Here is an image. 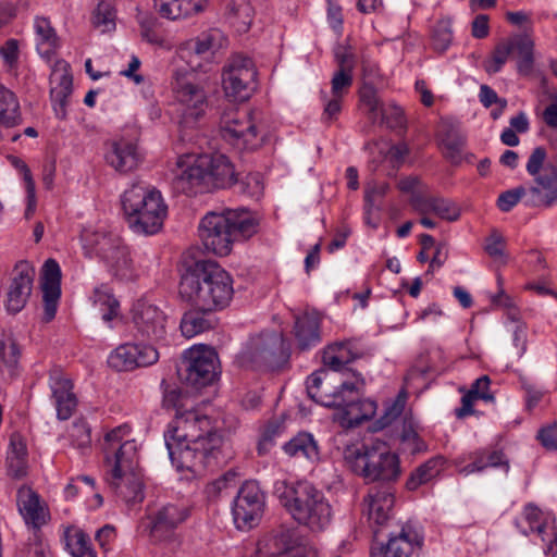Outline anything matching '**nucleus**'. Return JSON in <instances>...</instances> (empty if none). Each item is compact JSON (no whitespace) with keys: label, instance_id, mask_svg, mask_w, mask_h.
I'll return each mask as SVG.
<instances>
[{"label":"nucleus","instance_id":"obj_53","mask_svg":"<svg viewBox=\"0 0 557 557\" xmlns=\"http://www.w3.org/2000/svg\"><path fill=\"white\" fill-rule=\"evenodd\" d=\"M407 399L408 393L405 388H403L399 391L393 401L386 404L384 414L379 421L382 428L389 425L404 412Z\"/></svg>","mask_w":557,"mask_h":557},{"label":"nucleus","instance_id":"obj_63","mask_svg":"<svg viewBox=\"0 0 557 557\" xmlns=\"http://www.w3.org/2000/svg\"><path fill=\"white\" fill-rule=\"evenodd\" d=\"M435 200L436 196L429 195L425 187L422 191L410 196L409 203L416 212L425 215L433 212Z\"/></svg>","mask_w":557,"mask_h":557},{"label":"nucleus","instance_id":"obj_37","mask_svg":"<svg viewBox=\"0 0 557 557\" xmlns=\"http://www.w3.org/2000/svg\"><path fill=\"white\" fill-rule=\"evenodd\" d=\"M36 45L38 52L50 58L59 48V37L49 18L37 16L34 21Z\"/></svg>","mask_w":557,"mask_h":557},{"label":"nucleus","instance_id":"obj_48","mask_svg":"<svg viewBox=\"0 0 557 557\" xmlns=\"http://www.w3.org/2000/svg\"><path fill=\"white\" fill-rule=\"evenodd\" d=\"M92 25L101 33H109L115 29V11L111 3L101 1L92 13Z\"/></svg>","mask_w":557,"mask_h":557},{"label":"nucleus","instance_id":"obj_38","mask_svg":"<svg viewBox=\"0 0 557 557\" xmlns=\"http://www.w3.org/2000/svg\"><path fill=\"white\" fill-rule=\"evenodd\" d=\"M214 311H202L200 309L191 308L184 313L181 320V331L183 336L191 338L200 333L209 331L213 327L214 322L210 314Z\"/></svg>","mask_w":557,"mask_h":557},{"label":"nucleus","instance_id":"obj_6","mask_svg":"<svg viewBox=\"0 0 557 557\" xmlns=\"http://www.w3.org/2000/svg\"><path fill=\"white\" fill-rule=\"evenodd\" d=\"M235 182L234 164L221 153H203L195 157L176 178L177 187L187 195L228 188Z\"/></svg>","mask_w":557,"mask_h":557},{"label":"nucleus","instance_id":"obj_54","mask_svg":"<svg viewBox=\"0 0 557 557\" xmlns=\"http://www.w3.org/2000/svg\"><path fill=\"white\" fill-rule=\"evenodd\" d=\"M359 102L369 120L374 122L379 115L382 114V104L377 98L376 91L372 87H363L360 90Z\"/></svg>","mask_w":557,"mask_h":557},{"label":"nucleus","instance_id":"obj_23","mask_svg":"<svg viewBox=\"0 0 557 557\" xmlns=\"http://www.w3.org/2000/svg\"><path fill=\"white\" fill-rule=\"evenodd\" d=\"M17 507L25 524L35 533H39L40 529L50 521L48 505L32 488L17 491Z\"/></svg>","mask_w":557,"mask_h":557},{"label":"nucleus","instance_id":"obj_8","mask_svg":"<svg viewBox=\"0 0 557 557\" xmlns=\"http://www.w3.org/2000/svg\"><path fill=\"white\" fill-rule=\"evenodd\" d=\"M281 502L293 519L312 532H322L331 523L333 511L324 493L308 481L286 486Z\"/></svg>","mask_w":557,"mask_h":557},{"label":"nucleus","instance_id":"obj_41","mask_svg":"<svg viewBox=\"0 0 557 557\" xmlns=\"http://www.w3.org/2000/svg\"><path fill=\"white\" fill-rule=\"evenodd\" d=\"M72 94V77L69 74H63L59 83L51 87L50 98L52 101L53 110L57 117L64 119L66 115V107L69 98Z\"/></svg>","mask_w":557,"mask_h":557},{"label":"nucleus","instance_id":"obj_50","mask_svg":"<svg viewBox=\"0 0 557 557\" xmlns=\"http://www.w3.org/2000/svg\"><path fill=\"white\" fill-rule=\"evenodd\" d=\"M252 7L245 1L232 7L230 11V20L237 32L245 33L249 29L252 22Z\"/></svg>","mask_w":557,"mask_h":557},{"label":"nucleus","instance_id":"obj_46","mask_svg":"<svg viewBox=\"0 0 557 557\" xmlns=\"http://www.w3.org/2000/svg\"><path fill=\"white\" fill-rule=\"evenodd\" d=\"M509 42L513 44V50L518 54V70L529 73L533 64V40L529 36H518Z\"/></svg>","mask_w":557,"mask_h":557},{"label":"nucleus","instance_id":"obj_49","mask_svg":"<svg viewBox=\"0 0 557 557\" xmlns=\"http://www.w3.org/2000/svg\"><path fill=\"white\" fill-rule=\"evenodd\" d=\"M114 271V274L121 280H134L137 276V272L133 265V261L129 257V251L126 246L123 245V251H119L112 260L107 262Z\"/></svg>","mask_w":557,"mask_h":557},{"label":"nucleus","instance_id":"obj_14","mask_svg":"<svg viewBox=\"0 0 557 557\" xmlns=\"http://www.w3.org/2000/svg\"><path fill=\"white\" fill-rule=\"evenodd\" d=\"M189 516L190 508L182 502L166 503L157 507L147 516L151 541L154 543L173 541L176 530Z\"/></svg>","mask_w":557,"mask_h":557},{"label":"nucleus","instance_id":"obj_62","mask_svg":"<svg viewBox=\"0 0 557 557\" xmlns=\"http://www.w3.org/2000/svg\"><path fill=\"white\" fill-rule=\"evenodd\" d=\"M446 221H457L460 218V208L450 199L436 196L433 212Z\"/></svg>","mask_w":557,"mask_h":557},{"label":"nucleus","instance_id":"obj_22","mask_svg":"<svg viewBox=\"0 0 557 557\" xmlns=\"http://www.w3.org/2000/svg\"><path fill=\"white\" fill-rule=\"evenodd\" d=\"M49 387L52 393L58 418L60 420H67L72 417L77 406L72 380L60 368H53L49 371Z\"/></svg>","mask_w":557,"mask_h":557},{"label":"nucleus","instance_id":"obj_51","mask_svg":"<svg viewBox=\"0 0 557 557\" xmlns=\"http://www.w3.org/2000/svg\"><path fill=\"white\" fill-rule=\"evenodd\" d=\"M235 184L238 185L239 193L251 198H260L263 194V177L259 172L247 173L240 180L236 176Z\"/></svg>","mask_w":557,"mask_h":557},{"label":"nucleus","instance_id":"obj_24","mask_svg":"<svg viewBox=\"0 0 557 557\" xmlns=\"http://www.w3.org/2000/svg\"><path fill=\"white\" fill-rule=\"evenodd\" d=\"M437 140L443 156L453 164L462 161L466 135L458 121L441 119L437 125Z\"/></svg>","mask_w":557,"mask_h":557},{"label":"nucleus","instance_id":"obj_56","mask_svg":"<svg viewBox=\"0 0 557 557\" xmlns=\"http://www.w3.org/2000/svg\"><path fill=\"white\" fill-rule=\"evenodd\" d=\"M320 95L321 100L323 102V112L321 115V120L323 123L330 124L333 121L337 120L342 111L344 98L336 97L326 91H321Z\"/></svg>","mask_w":557,"mask_h":557},{"label":"nucleus","instance_id":"obj_29","mask_svg":"<svg viewBox=\"0 0 557 557\" xmlns=\"http://www.w3.org/2000/svg\"><path fill=\"white\" fill-rule=\"evenodd\" d=\"M364 354V347L359 341L338 342L327 347L323 355V363L333 371H339L345 364L363 357Z\"/></svg>","mask_w":557,"mask_h":557},{"label":"nucleus","instance_id":"obj_60","mask_svg":"<svg viewBox=\"0 0 557 557\" xmlns=\"http://www.w3.org/2000/svg\"><path fill=\"white\" fill-rule=\"evenodd\" d=\"M60 281L61 269L59 263L54 259H48L42 268L41 289L49 290L53 288L54 290H61Z\"/></svg>","mask_w":557,"mask_h":557},{"label":"nucleus","instance_id":"obj_28","mask_svg":"<svg viewBox=\"0 0 557 557\" xmlns=\"http://www.w3.org/2000/svg\"><path fill=\"white\" fill-rule=\"evenodd\" d=\"M84 249L89 255H96L106 262L123 251V242L117 235L100 232L85 231L82 235Z\"/></svg>","mask_w":557,"mask_h":557},{"label":"nucleus","instance_id":"obj_3","mask_svg":"<svg viewBox=\"0 0 557 557\" xmlns=\"http://www.w3.org/2000/svg\"><path fill=\"white\" fill-rule=\"evenodd\" d=\"M234 294L233 278L218 262L200 260L182 276L180 295L189 307L202 311H221Z\"/></svg>","mask_w":557,"mask_h":557},{"label":"nucleus","instance_id":"obj_16","mask_svg":"<svg viewBox=\"0 0 557 557\" xmlns=\"http://www.w3.org/2000/svg\"><path fill=\"white\" fill-rule=\"evenodd\" d=\"M333 381L327 370L314 371L306 381L308 396L324 407L335 408L345 404L346 394L351 395L358 388L356 383L342 382L339 386H335Z\"/></svg>","mask_w":557,"mask_h":557},{"label":"nucleus","instance_id":"obj_35","mask_svg":"<svg viewBox=\"0 0 557 557\" xmlns=\"http://www.w3.org/2000/svg\"><path fill=\"white\" fill-rule=\"evenodd\" d=\"M320 317L312 312H306L295 322V336L300 349H309L321 342Z\"/></svg>","mask_w":557,"mask_h":557},{"label":"nucleus","instance_id":"obj_52","mask_svg":"<svg viewBox=\"0 0 557 557\" xmlns=\"http://www.w3.org/2000/svg\"><path fill=\"white\" fill-rule=\"evenodd\" d=\"M490 265H505L508 261V255L505 251V237L496 230L490 231Z\"/></svg>","mask_w":557,"mask_h":557},{"label":"nucleus","instance_id":"obj_21","mask_svg":"<svg viewBox=\"0 0 557 557\" xmlns=\"http://www.w3.org/2000/svg\"><path fill=\"white\" fill-rule=\"evenodd\" d=\"M35 275V268L29 262L16 263L7 292L5 308L8 312L15 314L24 309L32 294Z\"/></svg>","mask_w":557,"mask_h":557},{"label":"nucleus","instance_id":"obj_34","mask_svg":"<svg viewBox=\"0 0 557 557\" xmlns=\"http://www.w3.org/2000/svg\"><path fill=\"white\" fill-rule=\"evenodd\" d=\"M282 448L289 458L305 459L311 463L320 459L318 443L313 435L308 432L297 433Z\"/></svg>","mask_w":557,"mask_h":557},{"label":"nucleus","instance_id":"obj_20","mask_svg":"<svg viewBox=\"0 0 557 557\" xmlns=\"http://www.w3.org/2000/svg\"><path fill=\"white\" fill-rule=\"evenodd\" d=\"M159 351L150 344L125 343L117 346L108 357V364L116 371H132L154 364Z\"/></svg>","mask_w":557,"mask_h":557},{"label":"nucleus","instance_id":"obj_19","mask_svg":"<svg viewBox=\"0 0 557 557\" xmlns=\"http://www.w3.org/2000/svg\"><path fill=\"white\" fill-rule=\"evenodd\" d=\"M379 530H374L375 544L371 548L372 557H412L423 545L422 534L410 523L401 525L396 533H391L386 543H379Z\"/></svg>","mask_w":557,"mask_h":557},{"label":"nucleus","instance_id":"obj_43","mask_svg":"<svg viewBox=\"0 0 557 557\" xmlns=\"http://www.w3.org/2000/svg\"><path fill=\"white\" fill-rule=\"evenodd\" d=\"M499 290L490 299V309H499L504 311L507 320L518 322L520 319V310L512 297H510L503 288V278L500 274L496 275Z\"/></svg>","mask_w":557,"mask_h":557},{"label":"nucleus","instance_id":"obj_36","mask_svg":"<svg viewBox=\"0 0 557 557\" xmlns=\"http://www.w3.org/2000/svg\"><path fill=\"white\" fill-rule=\"evenodd\" d=\"M462 393L461 406L455 409L457 419L462 420L468 416L475 414V404L479 400H487V374L478 377L469 389L459 388Z\"/></svg>","mask_w":557,"mask_h":557},{"label":"nucleus","instance_id":"obj_47","mask_svg":"<svg viewBox=\"0 0 557 557\" xmlns=\"http://www.w3.org/2000/svg\"><path fill=\"white\" fill-rule=\"evenodd\" d=\"M69 438L71 444L82 450L83 453L86 449L90 448L91 445V429L87 421L83 418L76 419L73 421L69 431Z\"/></svg>","mask_w":557,"mask_h":557},{"label":"nucleus","instance_id":"obj_31","mask_svg":"<svg viewBox=\"0 0 557 557\" xmlns=\"http://www.w3.org/2000/svg\"><path fill=\"white\" fill-rule=\"evenodd\" d=\"M7 474L21 480L28 474V450L24 437L18 433L10 436L5 457Z\"/></svg>","mask_w":557,"mask_h":557},{"label":"nucleus","instance_id":"obj_26","mask_svg":"<svg viewBox=\"0 0 557 557\" xmlns=\"http://www.w3.org/2000/svg\"><path fill=\"white\" fill-rule=\"evenodd\" d=\"M358 385L356 393L346 394V401L335 408L343 410V420L348 426H357L364 421L371 420L376 412V403L371 399H359V395L366 385L364 379L361 374L356 375L355 381Z\"/></svg>","mask_w":557,"mask_h":557},{"label":"nucleus","instance_id":"obj_2","mask_svg":"<svg viewBox=\"0 0 557 557\" xmlns=\"http://www.w3.org/2000/svg\"><path fill=\"white\" fill-rule=\"evenodd\" d=\"M131 428L120 425L104 440L107 481L115 494L127 504L141 503L145 498L143 474L139 468L138 445L129 440Z\"/></svg>","mask_w":557,"mask_h":557},{"label":"nucleus","instance_id":"obj_9","mask_svg":"<svg viewBox=\"0 0 557 557\" xmlns=\"http://www.w3.org/2000/svg\"><path fill=\"white\" fill-rule=\"evenodd\" d=\"M288 358L282 334L262 332L249 337L236 356V362L244 369L274 371L285 364Z\"/></svg>","mask_w":557,"mask_h":557},{"label":"nucleus","instance_id":"obj_33","mask_svg":"<svg viewBox=\"0 0 557 557\" xmlns=\"http://www.w3.org/2000/svg\"><path fill=\"white\" fill-rule=\"evenodd\" d=\"M154 9L164 18L178 20L202 12L208 0H152Z\"/></svg>","mask_w":557,"mask_h":557},{"label":"nucleus","instance_id":"obj_7","mask_svg":"<svg viewBox=\"0 0 557 557\" xmlns=\"http://www.w3.org/2000/svg\"><path fill=\"white\" fill-rule=\"evenodd\" d=\"M344 459L354 473L368 482H395L401 473L398 455L381 440L348 445Z\"/></svg>","mask_w":557,"mask_h":557},{"label":"nucleus","instance_id":"obj_13","mask_svg":"<svg viewBox=\"0 0 557 557\" xmlns=\"http://www.w3.org/2000/svg\"><path fill=\"white\" fill-rule=\"evenodd\" d=\"M546 157V149L540 146L533 149L527 162V171L535 181V186L530 188L534 206L550 207L557 201V170L554 166L544 168Z\"/></svg>","mask_w":557,"mask_h":557},{"label":"nucleus","instance_id":"obj_4","mask_svg":"<svg viewBox=\"0 0 557 557\" xmlns=\"http://www.w3.org/2000/svg\"><path fill=\"white\" fill-rule=\"evenodd\" d=\"M259 222L247 210H231L208 212L200 221L198 234L208 251L219 256H228L233 244L240 239L250 238L258 231Z\"/></svg>","mask_w":557,"mask_h":557},{"label":"nucleus","instance_id":"obj_40","mask_svg":"<svg viewBox=\"0 0 557 557\" xmlns=\"http://www.w3.org/2000/svg\"><path fill=\"white\" fill-rule=\"evenodd\" d=\"M65 549L72 557H97L90 537L79 528L67 527L64 530Z\"/></svg>","mask_w":557,"mask_h":557},{"label":"nucleus","instance_id":"obj_61","mask_svg":"<svg viewBox=\"0 0 557 557\" xmlns=\"http://www.w3.org/2000/svg\"><path fill=\"white\" fill-rule=\"evenodd\" d=\"M354 83V72L335 71L331 79V92L336 97L345 98Z\"/></svg>","mask_w":557,"mask_h":557},{"label":"nucleus","instance_id":"obj_32","mask_svg":"<svg viewBox=\"0 0 557 557\" xmlns=\"http://www.w3.org/2000/svg\"><path fill=\"white\" fill-rule=\"evenodd\" d=\"M516 525L522 534H536L543 542L548 540L552 529H556L548 518L532 505L525 506L521 517L516 520Z\"/></svg>","mask_w":557,"mask_h":557},{"label":"nucleus","instance_id":"obj_1","mask_svg":"<svg viewBox=\"0 0 557 557\" xmlns=\"http://www.w3.org/2000/svg\"><path fill=\"white\" fill-rule=\"evenodd\" d=\"M173 466L178 471L200 474L216 463L222 438L212 432L210 419L196 410L177 411L164 433Z\"/></svg>","mask_w":557,"mask_h":557},{"label":"nucleus","instance_id":"obj_59","mask_svg":"<svg viewBox=\"0 0 557 557\" xmlns=\"http://www.w3.org/2000/svg\"><path fill=\"white\" fill-rule=\"evenodd\" d=\"M0 358L12 373L16 370L21 358V349L14 339L0 341Z\"/></svg>","mask_w":557,"mask_h":557},{"label":"nucleus","instance_id":"obj_55","mask_svg":"<svg viewBox=\"0 0 557 557\" xmlns=\"http://www.w3.org/2000/svg\"><path fill=\"white\" fill-rule=\"evenodd\" d=\"M237 473L234 470H228L216 480L207 484L205 493L209 499H216L221 493L228 487L236 485Z\"/></svg>","mask_w":557,"mask_h":557},{"label":"nucleus","instance_id":"obj_15","mask_svg":"<svg viewBox=\"0 0 557 557\" xmlns=\"http://www.w3.org/2000/svg\"><path fill=\"white\" fill-rule=\"evenodd\" d=\"M134 336L141 341L159 342L166 334L168 315L156 304L137 300L131 310Z\"/></svg>","mask_w":557,"mask_h":557},{"label":"nucleus","instance_id":"obj_39","mask_svg":"<svg viewBox=\"0 0 557 557\" xmlns=\"http://www.w3.org/2000/svg\"><path fill=\"white\" fill-rule=\"evenodd\" d=\"M21 108L13 90L0 83V124L14 127L21 123Z\"/></svg>","mask_w":557,"mask_h":557},{"label":"nucleus","instance_id":"obj_27","mask_svg":"<svg viewBox=\"0 0 557 557\" xmlns=\"http://www.w3.org/2000/svg\"><path fill=\"white\" fill-rule=\"evenodd\" d=\"M394 503V492L389 486L370 488L363 499V504L372 528L383 527L388 522L392 517Z\"/></svg>","mask_w":557,"mask_h":557},{"label":"nucleus","instance_id":"obj_45","mask_svg":"<svg viewBox=\"0 0 557 557\" xmlns=\"http://www.w3.org/2000/svg\"><path fill=\"white\" fill-rule=\"evenodd\" d=\"M438 466L440 462L436 459H430L426 462L422 463L414 471L411 472L410 476L406 482V487L409 491H416L422 484L428 483L438 474Z\"/></svg>","mask_w":557,"mask_h":557},{"label":"nucleus","instance_id":"obj_12","mask_svg":"<svg viewBox=\"0 0 557 557\" xmlns=\"http://www.w3.org/2000/svg\"><path fill=\"white\" fill-rule=\"evenodd\" d=\"M257 69L253 61L244 55H234L224 66L222 86L227 98L246 101L257 86Z\"/></svg>","mask_w":557,"mask_h":557},{"label":"nucleus","instance_id":"obj_25","mask_svg":"<svg viewBox=\"0 0 557 557\" xmlns=\"http://www.w3.org/2000/svg\"><path fill=\"white\" fill-rule=\"evenodd\" d=\"M104 158L106 162L120 174L135 171L144 161V154L138 145L125 138L112 141Z\"/></svg>","mask_w":557,"mask_h":557},{"label":"nucleus","instance_id":"obj_58","mask_svg":"<svg viewBox=\"0 0 557 557\" xmlns=\"http://www.w3.org/2000/svg\"><path fill=\"white\" fill-rule=\"evenodd\" d=\"M0 57L2 59L5 71L10 74H16L20 59L18 41L16 39L7 40L0 47Z\"/></svg>","mask_w":557,"mask_h":557},{"label":"nucleus","instance_id":"obj_18","mask_svg":"<svg viewBox=\"0 0 557 557\" xmlns=\"http://www.w3.org/2000/svg\"><path fill=\"white\" fill-rule=\"evenodd\" d=\"M187 363L186 381L189 385L200 388L213 383L218 375V354L205 345L195 346L185 354Z\"/></svg>","mask_w":557,"mask_h":557},{"label":"nucleus","instance_id":"obj_17","mask_svg":"<svg viewBox=\"0 0 557 557\" xmlns=\"http://www.w3.org/2000/svg\"><path fill=\"white\" fill-rule=\"evenodd\" d=\"M264 495L255 481H246L238 491L233 506V517L237 529L250 530L261 519Z\"/></svg>","mask_w":557,"mask_h":557},{"label":"nucleus","instance_id":"obj_5","mask_svg":"<svg viewBox=\"0 0 557 557\" xmlns=\"http://www.w3.org/2000/svg\"><path fill=\"white\" fill-rule=\"evenodd\" d=\"M122 208L129 228L144 235L159 233L168 216V205L161 191L144 182H136L122 196Z\"/></svg>","mask_w":557,"mask_h":557},{"label":"nucleus","instance_id":"obj_64","mask_svg":"<svg viewBox=\"0 0 557 557\" xmlns=\"http://www.w3.org/2000/svg\"><path fill=\"white\" fill-rule=\"evenodd\" d=\"M536 440L547 450L557 451V421L542 426L537 431Z\"/></svg>","mask_w":557,"mask_h":557},{"label":"nucleus","instance_id":"obj_42","mask_svg":"<svg viewBox=\"0 0 557 557\" xmlns=\"http://www.w3.org/2000/svg\"><path fill=\"white\" fill-rule=\"evenodd\" d=\"M400 441L411 454H420L428 450L426 443L418 433V424L411 416H405Z\"/></svg>","mask_w":557,"mask_h":557},{"label":"nucleus","instance_id":"obj_10","mask_svg":"<svg viewBox=\"0 0 557 557\" xmlns=\"http://www.w3.org/2000/svg\"><path fill=\"white\" fill-rule=\"evenodd\" d=\"M172 94L183 123H195L206 114L209 106L207 91L191 77L175 72Z\"/></svg>","mask_w":557,"mask_h":557},{"label":"nucleus","instance_id":"obj_11","mask_svg":"<svg viewBox=\"0 0 557 557\" xmlns=\"http://www.w3.org/2000/svg\"><path fill=\"white\" fill-rule=\"evenodd\" d=\"M220 133L224 140L238 149H256L263 138L253 114L247 110L225 111L221 117Z\"/></svg>","mask_w":557,"mask_h":557},{"label":"nucleus","instance_id":"obj_57","mask_svg":"<svg viewBox=\"0 0 557 557\" xmlns=\"http://www.w3.org/2000/svg\"><path fill=\"white\" fill-rule=\"evenodd\" d=\"M487 467V455L484 449L472 451L465 456L460 462V472L469 475L483 471Z\"/></svg>","mask_w":557,"mask_h":557},{"label":"nucleus","instance_id":"obj_44","mask_svg":"<svg viewBox=\"0 0 557 557\" xmlns=\"http://www.w3.org/2000/svg\"><path fill=\"white\" fill-rule=\"evenodd\" d=\"M94 304L103 311L102 319L112 321L119 313L120 304L107 286H101L94 292Z\"/></svg>","mask_w":557,"mask_h":557},{"label":"nucleus","instance_id":"obj_30","mask_svg":"<svg viewBox=\"0 0 557 557\" xmlns=\"http://www.w3.org/2000/svg\"><path fill=\"white\" fill-rule=\"evenodd\" d=\"M226 46L227 38L224 34L218 28H210L202 32L197 37L182 42L178 50L182 53L187 52L189 54L194 53L195 55L203 57L207 54H214Z\"/></svg>","mask_w":557,"mask_h":557}]
</instances>
